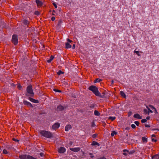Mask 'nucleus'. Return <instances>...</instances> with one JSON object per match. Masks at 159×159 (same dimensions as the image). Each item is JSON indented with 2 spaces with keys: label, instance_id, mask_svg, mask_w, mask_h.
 <instances>
[{
  "label": "nucleus",
  "instance_id": "obj_1",
  "mask_svg": "<svg viewBox=\"0 0 159 159\" xmlns=\"http://www.w3.org/2000/svg\"><path fill=\"white\" fill-rule=\"evenodd\" d=\"M40 133L41 135L48 138H51L52 137V134L50 131L41 130Z\"/></svg>",
  "mask_w": 159,
  "mask_h": 159
},
{
  "label": "nucleus",
  "instance_id": "obj_2",
  "mask_svg": "<svg viewBox=\"0 0 159 159\" xmlns=\"http://www.w3.org/2000/svg\"><path fill=\"white\" fill-rule=\"evenodd\" d=\"M89 89L96 96H99L101 94L98 91V88L95 86L91 85L89 88Z\"/></svg>",
  "mask_w": 159,
  "mask_h": 159
},
{
  "label": "nucleus",
  "instance_id": "obj_3",
  "mask_svg": "<svg viewBox=\"0 0 159 159\" xmlns=\"http://www.w3.org/2000/svg\"><path fill=\"white\" fill-rule=\"evenodd\" d=\"M26 91L27 93L30 95H27V94H26V95L27 96H30L32 97L34 96V94L32 89V86L31 85H30L27 86L26 89Z\"/></svg>",
  "mask_w": 159,
  "mask_h": 159
},
{
  "label": "nucleus",
  "instance_id": "obj_4",
  "mask_svg": "<svg viewBox=\"0 0 159 159\" xmlns=\"http://www.w3.org/2000/svg\"><path fill=\"white\" fill-rule=\"evenodd\" d=\"M12 42L15 45H16L18 42L17 36L16 35L14 34L12 36Z\"/></svg>",
  "mask_w": 159,
  "mask_h": 159
},
{
  "label": "nucleus",
  "instance_id": "obj_5",
  "mask_svg": "<svg viewBox=\"0 0 159 159\" xmlns=\"http://www.w3.org/2000/svg\"><path fill=\"white\" fill-rule=\"evenodd\" d=\"M60 124L59 123L57 122L55 123L52 126V128L54 130L57 129L60 126Z\"/></svg>",
  "mask_w": 159,
  "mask_h": 159
},
{
  "label": "nucleus",
  "instance_id": "obj_6",
  "mask_svg": "<svg viewBox=\"0 0 159 159\" xmlns=\"http://www.w3.org/2000/svg\"><path fill=\"white\" fill-rule=\"evenodd\" d=\"M29 155L26 154H23L19 156V158L20 159H29Z\"/></svg>",
  "mask_w": 159,
  "mask_h": 159
},
{
  "label": "nucleus",
  "instance_id": "obj_7",
  "mask_svg": "<svg viewBox=\"0 0 159 159\" xmlns=\"http://www.w3.org/2000/svg\"><path fill=\"white\" fill-rule=\"evenodd\" d=\"M35 2L37 4V6L38 7H41L43 5V2L39 0H36Z\"/></svg>",
  "mask_w": 159,
  "mask_h": 159
},
{
  "label": "nucleus",
  "instance_id": "obj_8",
  "mask_svg": "<svg viewBox=\"0 0 159 159\" xmlns=\"http://www.w3.org/2000/svg\"><path fill=\"white\" fill-rule=\"evenodd\" d=\"M70 150L73 152H76L80 151V148L79 147L70 148Z\"/></svg>",
  "mask_w": 159,
  "mask_h": 159
},
{
  "label": "nucleus",
  "instance_id": "obj_9",
  "mask_svg": "<svg viewBox=\"0 0 159 159\" xmlns=\"http://www.w3.org/2000/svg\"><path fill=\"white\" fill-rule=\"evenodd\" d=\"M66 151V149L63 147H61L58 149V152L60 153H64Z\"/></svg>",
  "mask_w": 159,
  "mask_h": 159
},
{
  "label": "nucleus",
  "instance_id": "obj_10",
  "mask_svg": "<svg viewBox=\"0 0 159 159\" xmlns=\"http://www.w3.org/2000/svg\"><path fill=\"white\" fill-rule=\"evenodd\" d=\"M23 103L24 104L28 106L32 107L33 106L32 104L29 102H28L27 101L25 100L23 101Z\"/></svg>",
  "mask_w": 159,
  "mask_h": 159
},
{
  "label": "nucleus",
  "instance_id": "obj_11",
  "mask_svg": "<svg viewBox=\"0 0 159 159\" xmlns=\"http://www.w3.org/2000/svg\"><path fill=\"white\" fill-rule=\"evenodd\" d=\"M72 127L70 125H67L65 127V130L66 131H68L72 128Z\"/></svg>",
  "mask_w": 159,
  "mask_h": 159
},
{
  "label": "nucleus",
  "instance_id": "obj_12",
  "mask_svg": "<svg viewBox=\"0 0 159 159\" xmlns=\"http://www.w3.org/2000/svg\"><path fill=\"white\" fill-rule=\"evenodd\" d=\"M64 107L61 105H58L57 108V110L58 111H61L64 110Z\"/></svg>",
  "mask_w": 159,
  "mask_h": 159
},
{
  "label": "nucleus",
  "instance_id": "obj_13",
  "mask_svg": "<svg viewBox=\"0 0 159 159\" xmlns=\"http://www.w3.org/2000/svg\"><path fill=\"white\" fill-rule=\"evenodd\" d=\"M29 99L31 102L35 103H39V101L37 100H35L33 98L29 97Z\"/></svg>",
  "mask_w": 159,
  "mask_h": 159
},
{
  "label": "nucleus",
  "instance_id": "obj_14",
  "mask_svg": "<svg viewBox=\"0 0 159 159\" xmlns=\"http://www.w3.org/2000/svg\"><path fill=\"white\" fill-rule=\"evenodd\" d=\"M134 117L135 118L141 119L142 117L139 114H136L134 115Z\"/></svg>",
  "mask_w": 159,
  "mask_h": 159
},
{
  "label": "nucleus",
  "instance_id": "obj_15",
  "mask_svg": "<svg viewBox=\"0 0 159 159\" xmlns=\"http://www.w3.org/2000/svg\"><path fill=\"white\" fill-rule=\"evenodd\" d=\"M23 24L25 25H28L29 23L30 22L26 20H24L23 21Z\"/></svg>",
  "mask_w": 159,
  "mask_h": 159
},
{
  "label": "nucleus",
  "instance_id": "obj_16",
  "mask_svg": "<svg viewBox=\"0 0 159 159\" xmlns=\"http://www.w3.org/2000/svg\"><path fill=\"white\" fill-rule=\"evenodd\" d=\"M91 145L92 146L97 145L98 146H99L100 145L99 144L95 141L92 142Z\"/></svg>",
  "mask_w": 159,
  "mask_h": 159
},
{
  "label": "nucleus",
  "instance_id": "obj_17",
  "mask_svg": "<svg viewBox=\"0 0 159 159\" xmlns=\"http://www.w3.org/2000/svg\"><path fill=\"white\" fill-rule=\"evenodd\" d=\"M152 158V159H159V154H157L153 156Z\"/></svg>",
  "mask_w": 159,
  "mask_h": 159
},
{
  "label": "nucleus",
  "instance_id": "obj_18",
  "mask_svg": "<svg viewBox=\"0 0 159 159\" xmlns=\"http://www.w3.org/2000/svg\"><path fill=\"white\" fill-rule=\"evenodd\" d=\"M71 47V45L69 43H67L66 44V48H70Z\"/></svg>",
  "mask_w": 159,
  "mask_h": 159
},
{
  "label": "nucleus",
  "instance_id": "obj_19",
  "mask_svg": "<svg viewBox=\"0 0 159 159\" xmlns=\"http://www.w3.org/2000/svg\"><path fill=\"white\" fill-rule=\"evenodd\" d=\"M94 114L95 116H98L100 115V114L98 111L95 110L94 111Z\"/></svg>",
  "mask_w": 159,
  "mask_h": 159
},
{
  "label": "nucleus",
  "instance_id": "obj_20",
  "mask_svg": "<svg viewBox=\"0 0 159 159\" xmlns=\"http://www.w3.org/2000/svg\"><path fill=\"white\" fill-rule=\"evenodd\" d=\"M143 112L145 114H148V115H149V111H148L147 110L145 109H143Z\"/></svg>",
  "mask_w": 159,
  "mask_h": 159
},
{
  "label": "nucleus",
  "instance_id": "obj_21",
  "mask_svg": "<svg viewBox=\"0 0 159 159\" xmlns=\"http://www.w3.org/2000/svg\"><path fill=\"white\" fill-rule=\"evenodd\" d=\"M102 80L101 79H99V78H97L96 79L95 81H94V82L95 83H96L97 82H99L102 81Z\"/></svg>",
  "mask_w": 159,
  "mask_h": 159
},
{
  "label": "nucleus",
  "instance_id": "obj_22",
  "mask_svg": "<svg viewBox=\"0 0 159 159\" xmlns=\"http://www.w3.org/2000/svg\"><path fill=\"white\" fill-rule=\"evenodd\" d=\"M117 134V133L115 131H112L111 133V135L112 136H114L115 135H116Z\"/></svg>",
  "mask_w": 159,
  "mask_h": 159
},
{
  "label": "nucleus",
  "instance_id": "obj_23",
  "mask_svg": "<svg viewBox=\"0 0 159 159\" xmlns=\"http://www.w3.org/2000/svg\"><path fill=\"white\" fill-rule=\"evenodd\" d=\"M115 119L116 117L113 116H109L108 118L109 119L111 120L112 121H113Z\"/></svg>",
  "mask_w": 159,
  "mask_h": 159
},
{
  "label": "nucleus",
  "instance_id": "obj_24",
  "mask_svg": "<svg viewBox=\"0 0 159 159\" xmlns=\"http://www.w3.org/2000/svg\"><path fill=\"white\" fill-rule=\"evenodd\" d=\"M142 141L144 142H147L148 141V139L147 138L144 137H143L142 138Z\"/></svg>",
  "mask_w": 159,
  "mask_h": 159
},
{
  "label": "nucleus",
  "instance_id": "obj_25",
  "mask_svg": "<svg viewBox=\"0 0 159 159\" xmlns=\"http://www.w3.org/2000/svg\"><path fill=\"white\" fill-rule=\"evenodd\" d=\"M134 52V53L136 54L138 56H140V54H139V51L135 50Z\"/></svg>",
  "mask_w": 159,
  "mask_h": 159
},
{
  "label": "nucleus",
  "instance_id": "obj_26",
  "mask_svg": "<svg viewBox=\"0 0 159 159\" xmlns=\"http://www.w3.org/2000/svg\"><path fill=\"white\" fill-rule=\"evenodd\" d=\"M149 107H151L152 109H154L155 111H156V108L154 107L153 106L151 105H149Z\"/></svg>",
  "mask_w": 159,
  "mask_h": 159
},
{
  "label": "nucleus",
  "instance_id": "obj_27",
  "mask_svg": "<svg viewBox=\"0 0 159 159\" xmlns=\"http://www.w3.org/2000/svg\"><path fill=\"white\" fill-rule=\"evenodd\" d=\"M120 95L122 96L125 97V93L122 91H120Z\"/></svg>",
  "mask_w": 159,
  "mask_h": 159
},
{
  "label": "nucleus",
  "instance_id": "obj_28",
  "mask_svg": "<svg viewBox=\"0 0 159 159\" xmlns=\"http://www.w3.org/2000/svg\"><path fill=\"white\" fill-rule=\"evenodd\" d=\"M64 73V72H62L61 70H59L57 74L58 75H61V74H63Z\"/></svg>",
  "mask_w": 159,
  "mask_h": 159
},
{
  "label": "nucleus",
  "instance_id": "obj_29",
  "mask_svg": "<svg viewBox=\"0 0 159 159\" xmlns=\"http://www.w3.org/2000/svg\"><path fill=\"white\" fill-rule=\"evenodd\" d=\"M29 159H37L36 158L34 157L33 156L29 155Z\"/></svg>",
  "mask_w": 159,
  "mask_h": 159
},
{
  "label": "nucleus",
  "instance_id": "obj_30",
  "mask_svg": "<svg viewBox=\"0 0 159 159\" xmlns=\"http://www.w3.org/2000/svg\"><path fill=\"white\" fill-rule=\"evenodd\" d=\"M135 152V151L132 150V151H131L130 152L128 151V152L129 154H132L134 153Z\"/></svg>",
  "mask_w": 159,
  "mask_h": 159
},
{
  "label": "nucleus",
  "instance_id": "obj_31",
  "mask_svg": "<svg viewBox=\"0 0 159 159\" xmlns=\"http://www.w3.org/2000/svg\"><path fill=\"white\" fill-rule=\"evenodd\" d=\"M147 121V119H143L142 120L141 122L142 123H145V122H146Z\"/></svg>",
  "mask_w": 159,
  "mask_h": 159
},
{
  "label": "nucleus",
  "instance_id": "obj_32",
  "mask_svg": "<svg viewBox=\"0 0 159 159\" xmlns=\"http://www.w3.org/2000/svg\"><path fill=\"white\" fill-rule=\"evenodd\" d=\"M3 153L5 154H7L8 153L6 149H4L3 150Z\"/></svg>",
  "mask_w": 159,
  "mask_h": 159
},
{
  "label": "nucleus",
  "instance_id": "obj_33",
  "mask_svg": "<svg viewBox=\"0 0 159 159\" xmlns=\"http://www.w3.org/2000/svg\"><path fill=\"white\" fill-rule=\"evenodd\" d=\"M134 123L137 126H139V123L138 121H135L134 122Z\"/></svg>",
  "mask_w": 159,
  "mask_h": 159
},
{
  "label": "nucleus",
  "instance_id": "obj_34",
  "mask_svg": "<svg viewBox=\"0 0 159 159\" xmlns=\"http://www.w3.org/2000/svg\"><path fill=\"white\" fill-rule=\"evenodd\" d=\"M98 159H106V158L103 156L102 157H99Z\"/></svg>",
  "mask_w": 159,
  "mask_h": 159
},
{
  "label": "nucleus",
  "instance_id": "obj_35",
  "mask_svg": "<svg viewBox=\"0 0 159 159\" xmlns=\"http://www.w3.org/2000/svg\"><path fill=\"white\" fill-rule=\"evenodd\" d=\"M53 90L54 91H55V92H61V90H59L58 89H53Z\"/></svg>",
  "mask_w": 159,
  "mask_h": 159
},
{
  "label": "nucleus",
  "instance_id": "obj_36",
  "mask_svg": "<svg viewBox=\"0 0 159 159\" xmlns=\"http://www.w3.org/2000/svg\"><path fill=\"white\" fill-rule=\"evenodd\" d=\"M147 108H148V111H149V113H152L153 111H152L151 110L150 108H149L148 107H147Z\"/></svg>",
  "mask_w": 159,
  "mask_h": 159
},
{
  "label": "nucleus",
  "instance_id": "obj_37",
  "mask_svg": "<svg viewBox=\"0 0 159 159\" xmlns=\"http://www.w3.org/2000/svg\"><path fill=\"white\" fill-rule=\"evenodd\" d=\"M35 14L37 15H39L40 13L39 11H35Z\"/></svg>",
  "mask_w": 159,
  "mask_h": 159
},
{
  "label": "nucleus",
  "instance_id": "obj_38",
  "mask_svg": "<svg viewBox=\"0 0 159 159\" xmlns=\"http://www.w3.org/2000/svg\"><path fill=\"white\" fill-rule=\"evenodd\" d=\"M97 136V134H93V136H92V137L93 138H96Z\"/></svg>",
  "mask_w": 159,
  "mask_h": 159
},
{
  "label": "nucleus",
  "instance_id": "obj_39",
  "mask_svg": "<svg viewBox=\"0 0 159 159\" xmlns=\"http://www.w3.org/2000/svg\"><path fill=\"white\" fill-rule=\"evenodd\" d=\"M52 4L54 6L55 8H57V6L55 2L53 3Z\"/></svg>",
  "mask_w": 159,
  "mask_h": 159
},
{
  "label": "nucleus",
  "instance_id": "obj_40",
  "mask_svg": "<svg viewBox=\"0 0 159 159\" xmlns=\"http://www.w3.org/2000/svg\"><path fill=\"white\" fill-rule=\"evenodd\" d=\"M131 127L133 129H134L136 127V126L134 124H132L131 125Z\"/></svg>",
  "mask_w": 159,
  "mask_h": 159
},
{
  "label": "nucleus",
  "instance_id": "obj_41",
  "mask_svg": "<svg viewBox=\"0 0 159 159\" xmlns=\"http://www.w3.org/2000/svg\"><path fill=\"white\" fill-rule=\"evenodd\" d=\"M54 57L52 55L51 56L50 59L52 61L53 60V59H54Z\"/></svg>",
  "mask_w": 159,
  "mask_h": 159
},
{
  "label": "nucleus",
  "instance_id": "obj_42",
  "mask_svg": "<svg viewBox=\"0 0 159 159\" xmlns=\"http://www.w3.org/2000/svg\"><path fill=\"white\" fill-rule=\"evenodd\" d=\"M55 17H52V18H51V20L52 21H54L55 20Z\"/></svg>",
  "mask_w": 159,
  "mask_h": 159
},
{
  "label": "nucleus",
  "instance_id": "obj_43",
  "mask_svg": "<svg viewBox=\"0 0 159 159\" xmlns=\"http://www.w3.org/2000/svg\"><path fill=\"white\" fill-rule=\"evenodd\" d=\"M145 126L146 127H150V126L149 125H148L147 124H145Z\"/></svg>",
  "mask_w": 159,
  "mask_h": 159
},
{
  "label": "nucleus",
  "instance_id": "obj_44",
  "mask_svg": "<svg viewBox=\"0 0 159 159\" xmlns=\"http://www.w3.org/2000/svg\"><path fill=\"white\" fill-rule=\"evenodd\" d=\"M67 40L68 41V42H69V43H71V42H72V40H71L69 39H67Z\"/></svg>",
  "mask_w": 159,
  "mask_h": 159
},
{
  "label": "nucleus",
  "instance_id": "obj_45",
  "mask_svg": "<svg viewBox=\"0 0 159 159\" xmlns=\"http://www.w3.org/2000/svg\"><path fill=\"white\" fill-rule=\"evenodd\" d=\"M13 140L15 141H16V142H18L19 141V140H18V139H15V138H13Z\"/></svg>",
  "mask_w": 159,
  "mask_h": 159
},
{
  "label": "nucleus",
  "instance_id": "obj_46",
  "mask_svg": "<svg viewBox=\"0 0 159 159\" xmlns=\"http://www.w3.org/2000/svg\"><path fill=\"white\" fill-rule=\"evenodd\" d=\"M52 61V60H51V59H49V60H48L47 61V62L48 63H50Z\"/></svg>",
  "mask_w": 159,
  "mask_h": 159
},
{
  "label": "nucleus",
  "instance_id": "obj_47",
  "mask_svg": "<svg viewBox=\"0 0 159 159\" xmlns=\"http://www.w3.org/2000/svg\"><path fill=\"white\" fill-rule=\"evenodd\" d=\"M44 154L43 153H40V155L41 156V157H43L44 156Z\"/></svg>",
  "mask_w": 159,
  "mask_h": 159
},
{
  "label": "nucleus",
  "instance_id": "obj_48",
  "mask_svg": "<svg viewBox=\"0 0 159 159\" xmlns=\"http://www.w3.org/2000/svg\"><path fill=\"white\" fill-rule=\"evenodd\" d=\"M75 48V44H74L72 46V48L74 49Z\"/></svg>",
  "mask_w": 159,
  "mask_h": 159
},
{
  "label": "nucleus",
  "instance_id": "obj_49",
  "mask_svg": "<svg viewBox=\"0 0 159 159\" xmlns=\"http://www.w3.org/2000/svg\"><path fill=\"white\" fill-rule=\"evenodd\" d=\"M131 113H132V112H129V116H130L131 114Z\"/></svg>",
  "mask_w": 159,
  "mask_h": 159
},
{
  "label": "nucleus",
  "instance_id": "obj_50",
  "mask_svg": "<svg viewBox=\"0 0 159 159\" xmlns=\"http://www.w3.org/2000/svg\"><path fill=\"white\" fill-rule=\"evenodd\" d=\"M152 141H154L155 142H156L157 141V140L154 139H152Z\"/></svg>",
  "mask_w": 159,
  "mask_h": 159
},
{
  "label": "nucleus",
  "instance_id": "obj_51",
  "mask_svg": "<svg viewBox=\"0 0 159 159\" xmlns=\"http://www.w3.org/2000/svg\"><path fill=\"white\" fill-rule=\"evenodd\" d=\"M123 154L124 155L126 156L127 155V153L125 152H124Z\"/></svg>",
  "mask_w": 159,
  "mask_h": 159
},
{
  "label": "nucleus",
  "instance_id": "obj_52",
  "mask_svg": "<svg viewBox=\"0 0 159 159\" xmlns=\"http://www.w3.org/2000/svg\"><path fill=\"white\" fill-rule=\"evenodd\" d=\"M129 129V127H126L125 129V130H128Z\"/></svg>",
  "mask_w": 159,
  "mask_h": 159
},
{
  "label": "nucleus",
  "instance_id": "obj_53",
  "mask_svg": "<svg viewBox=\"0 0 159 159\" xmlns=\"http://www.w3.org/2000/svg\"><path fill=\"white\" fill-rule=\"evenodd\" d=\"M123 152L127 151L128 152V150H126V149L123 150Z\"/></svg>",
  "mask_w": 159,
  "mask_h": 159
},
{
  "label": "nucleus",
  "instance_id": "obj_54",
  "mask_svg": "<svg viewBox=\"0 0 159 159\" xmlns=\"http://www.w3.org/2000/svg\"><path fill=\"white\" fill-rule=\"evenodd\" d=\"M150 119V117L149 116H148V117H147L146 118V119H147V120H149Z\"/></svg>",
  "mask_w": 159,
  "mask_h": 159
},
{
  "label": "nucleus",
  "instance_id": "obj_55",
  "mask_svg": "<svg viewBox=\"0 0 159 159\" xmlns=\"http://www.w3.org/2000/svg\"><path fill=\"white\" fill-rule=\"evenodd\" d=\"M18 87L19 89H20L21 88V87L20 86H18Z\"/></svg>",
  "mask_w": 159,
  "mask_h": 159
},
{
  "label": "nucleus",
  "instance_id": "obj_56",
  "mask_svg": "<svg viewBox=\"0 0 159 159\" xmlns=\"http://www.w3.org/2000/svg\"><path fill=\"white\" fill-rule=\"evenodd\" d=\"M111 82L112 84H113L114 83V81L113 80H112L111 81Z\"/></svg>",
  "mask_w": 159,
  "mask_h": 159
},
{
  "label": "nucleus",
  "instance_id": "obj_57",
  "mask_svg": "<svg viewBox=\"0 0 159 159\" xmlns=\"http://www.w3.org/2000/svg\"><path fill=\"white\" fill-rule=\"evenodd\" d=\"M155 111V113H157V111L156 110V111Z\"/></svg>",
  "mask_w": 159,
  "mask_h": 159
},
{
  "label": "nucleus",
  "instance_id": "obj_58",
  "mask_svg": "<svg viewBox=\"0 0 159 159\" xmlns=\"http://www.w3.org/2000/svg\"><path fill=\"white\" fill-rule=\"evenodd\" d=\"M152 137H154V136H155V135H154V134H152Z\"/></svg>",
  "mask_w": 159,
  "mask_h": 159
},
{
  "label": "nucleus",
  "instance_id": "obj_59",
  "mask_svg": "<svg viewBox=\"0 0 159 159\" xmlns=\"http://www.w3.org/2000/svg\"><path fill=\"white\" fill-rule=\"evenodd\" d=\"M52 15H54V13H52Z\"/></svg>",
  "mask_w": 159,
  "mask_h": 159
},
{
  "label": "nucleus",
  "instance_id": "obj_60",
  "mask_svg": "<svg viewBox=\"0 0 159 159\" xmlns=\"http://www.w3.org/2000/svg\"><path fill=\"white\" fill-rule=\"evenodd\" d=\"M91 157H92V158H93V156H91Z\"/></svg>",
  "mask_w": 159,
  "mask_h": 159
},
{
  "label": "nucleus",
  "instance_id": "obj_61",
  "mask_svg": "<svg viewBox=\"0 0 159 159\" xmlns=\"http://www.w3.org/2000/svg\"><path fill=\"white\" fill-rule=\"evenodd\" d=\"M89 154H90V155H93V154H92V153H89Z\"/></svg>",
  "mask_w": 159,
  "mask_h": 159
},
{
  "label": "nucleus",
  "instance_id": "obj_62",
  "mask_svg": "<svg viewBox=\"0 0 159 159\" xmlns=\"http://www.w3.org/2000/svg\"><path fill=\"white\" fill-rule=\"evenodd\" d=\"M53 12H55V11H54V10H53Z\"/></svg>",
  "mask_w": 159,
  "mask_h": 159
}]
</instances>
